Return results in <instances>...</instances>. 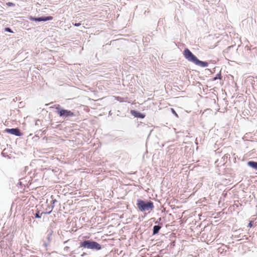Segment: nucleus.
Instances as JSON below:
<instances>
[{
	"label": "nucleus",
	"mask_w": 257,
	"mask_h": 257,
	"mask_svg": "<svg viewBox=\"0 0 257 257\" xmlns=\"http://www.w3.org/2000/svg\"><path fill=\"white\" fill-rule=\"evenodd\" d=\"M183 55L185 58L188 61L193 62L197 65H199L202 67H206L208 66V64L207 62L198 60L188 49L184 50Z\"/></svg>",
	"instance_id": "obj_1"
},
{
	"label": "nucleus",
	"mask_w": 257,
	"mask_h": 257,
	"mask_svg": "<svg viewBox=\"0 0 257 257\" xmlns=\"http://www.w3.org/2000/svg\"><path fill=\"white\" fill-rule=\"evenodd\" d=\"M137 205L138 209L142 212L147 211L150 209L152 210L154 207V204L152 201H150L149 202H145L141 199H138L137 200Z\"/></svg>",
	"instance_id": "obj_2"
},
{
	"label": "nucleus",
	"mask_w": 257,
	"mask_h": 257,
	"mask_svg": "<svg viewBox=\"0 0 257 257\" xmlns=\"http://www.w3.org/2000/svg\"><path fill=\"white\" fill-rule=\"evenodd\" d=\"M80 245L81 247L92 249L100 250L101 248V245L94 241L85 240L80 242Z\"/></svg>",
	"instance_id": "obj_3"
},
{
	"label": "nucleus",
	"mask_w": 257,
	"mask_h": 257,
	"mask_svg": "<svg viewBox=\"0 0 257 257\" xmlns=\"http://www.w3.org/2000/svg\"><path fill=\"white\" fill-rule=\"evenodd\" d=\"M56 108L57 109H59L58 113L59 114V115L61 116L68 117V116H73L75 115L74 113L70 110H66V109H60L59 108V105Z\"/></svg>",
	"instance_id": "obj_4"
},
{
	"label": "nucleus",
	"mask_w": 257,
	"mask_h": 257,
	"mask_svg": "<svg viewBox=\"0 0 257 257\" xmlns=\"http://www.w3.org/2000/svg\"><path fill=\"white\" fill-rule=\"evenodd\" d=\"M53 19V17L52 16H48L43 18H34L32 16H30L29 17V20L33 21H47L49 20H52Z\"/></svg>",
	"instance_id": "obj_5"
},
{
	"label": "nucleus",
	"mask_w": 257,
	"mask_h": 257,
	"mask_svg": "<svg viewBox=\"0 0 257 257\" xmlns=\"http://www.w3.org/2000/svg\"><path fill=\"white\" fill-rule=\"evenodd\" d=\"M6 131L8 133L17 136H21L22 135L19 128H7L6 130Z\"/></svg>",
	"instance_id": "obj_6"
},
{
	"label": "nucleus",
	"mask_w": 257,
	"mask_h": 257,
	"mask_svg": "<svg viewBox=\"0 0 257 257\" xmlns=\"http://www.w3.org/2000/svg\"><path fill=\"white\" fill-rule=\"evenodd\" d=\"M131 113L134 115L135 117H138V118H144L145 117V115L142 113H140V112H137L135 110H132L131 111Z\"/></svg>",
	"instance_id": "obj_7"
},
{
	"label": "nucleus",
	"mask_w": 257,
	"mask_h": 257,
	"mask_svg": "<svg viewBox=\"0 0 257 257\" xmlns=\"http://www.w3.org/2000/svg\"><path fill=\"white\" fill-rule=\"evenodd\" d=\"M247 165L250 167L253 168L257 170V162L249 161L247 162Z\"/></svg>",
	"instance_id": "obj_8"
},
{
	"label": "nucleus",
	"mask_w": 257,
	"mask_h": 257,
	"mask_svg": "<svg viewBox=\"0 0 257 257\" xmlns=\"http://www.w3.org/2000/svg\"><path fill=\"white\" fill-rule=\"evenodd\" d=\"M161 226L159 225H155L153 227V234H156L159 232V230L161 229Z\"/></svg>",
	"instance_id": "obj_9"
},
{
	"label": "nucleus",
	"mask_w": 257,
	"mask_h": 257,
	"mask_svg": "<svg viewBox=\"0 0 257 257\" xmlns=\"http://www.w3.org/2000/svg\"><path fill=\"white\" fill-rule=\"evenodd\" d=\"M41 216L39 215V211H38L37 213L35 214V217L36 218H41Z\"/></svg>",
	"instance_id": "obj_10"
},
{
	"label": "nucleus",
	"mask_w": 257,
	"mask_h": 257,
	"mask_svg": "<svg viewBox=\"0 0 257 257\" xmlns=\"http://www.w3.org/2000/svg\"><path fill=\"white\" fill-rule=\"evenodd\" d=\"M5 31L9 32H13L11 29L9 28H7L5 29Z\"/></svg>",
	"instance_id": "obj_11"
},
{
	"label": "nucleus",
	"mask_w": 257,
	"mask_h": 257,
	"mask_svg": "<svg viewBox=\"0 0 257 257\" xmlns=\"http://www.w3.org/2000/svg\"><path fill=\"white\" fill-rule=\"evenodd\" d=\"M7 4L8 6H10V7L14 6V4L13 3H10V2L8 3Z\"/></svg>",
	"instance_id": "obj_12"
},
{
	"label": "nucleus",
	"mask_w": 257,
	"mask_h": 257,
	"mask_svg": "<svg viewBox=\"0 0 257 257\" xmlns=\"http://www.w3.org/2000/svg\"><path fill=\"white\" fill-rule=\"evenodd\" d=\"M248 226L249 227H251L252 226V221H250L248 224Z\"/></svg>",
	"instance_id": "obj_13"
},
{
	"label": "nucleus",
	"mask_w": 257,
	"mask_h": 257,
	"mask_svg": "<svg viewBox=\"0 0 257 257\" xmlns=\"http://www.w3.org/2000/svg\"><path fill=\"white\" fill-rule=\"evenodd\" d=\"M80 25H81V24H80V23H75V24H74V25L75 26H76V27H78V26H79Z\"/></svg>",
	"instance_id": "obj_14"
}]
</instances>
